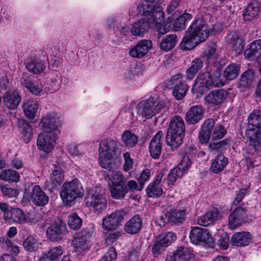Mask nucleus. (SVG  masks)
<instances>
[{"mask_svg": "<svg viewBox=\"0 0 261 261\" xmlns=\"http://www.w3.org/2000/svg\"><path fill=\"white\" fill-rule=\"evenodd\" d=\"M19 178V174L15 170H5L0 173V179L6 181L17 182Z\"/></svg>", "mask_w": 261, "mask_h": 261, "instance_id": "a18cd8bd", "label": "nucleus"}, {"mask_svg": "<svg viewBox=\"0 0 261 261\" xmlns=\"http://www.w3.org/2000/svg\"><path fill=\"white\" fill-rule=\"evenodd\" d=\"M227 143V140H223L216 143H210L208 147L211 151H213L214 150H219V149H221L225 146Z\"/></svg>", "mask_w": 261, "mask_h": 261, "instance_id": "0e129e2a", "label": "nucleus"}, {"mask_svg": "<svg viewBox=\"0 0 261 261\" xmlns=\"http://www.w3.org/2000/svg\"><path fill=\"white\" fill-rule=\"evenodd\" d=\"M20 81L22 87L36 96H40L48 92L53 93L57 90H50L46 87L44 88V85L40 80L33 81L27 74H23Z\"/></svg>", "mask_w": 261, "mask_h": 261, "instance_id": "1a4fd4ad", "label": "nucleus"}, {"mask_svg": "<svg viewBox=\"0 0 261 261\" xmlns=\"http://www.w3.org/2000/svg\"><path fill=\"white\" fill-rule=\"evenodd\" d=\"M66 232L65 224L60 219H56L46 230V236L50 241H58Z\"/></svg>", "mask_w": 261, "mask_h": 261, "instance_id": "ddd939ff", "label": "nucleus"}, {"mask_svg": "<svg viewBox=\"0 0 261 261\" xmlns=\"http://www.w3.org/2000/svg\"><path fill=\"white\" fill-rule=\"evenodd\" d=\"M176 239L175 234L172 232H168L167 233L160 234L155 239L164 247H167L175 241Z\"/></svg>", "mask_w": 261, "mask_h": 261, "instance_id": "3c124183", "label": "nucleus"}, {"mask_svg": "<svg viewBox=\"0 0 261 261\" xmlns=\"http://www.w3.org/2000/svg\"><path fill=\"white\" fill-rule=\"evenodd\" d=\"M203 67V62L199 58L193 60L190 66L186 72V77L188 80H192L197 73L199 70Z\"/></svg>", "mask_w": 261, "mask_h": 261, "instance_id": "4c0bfd02", "label": "nucleus"}, {"mask_svg": "<svg viewBox=\"0 0 261 261\" xmlns=\"http://www.w3.org/2000/svg\"><path fill=\"white\" fill-rule=\"evenodd\" d=\"M248 128L246 135L249 139L250 144L257 150L261 147V111L254 110L248 118Z\"/></svg>", "mask_w": 261, "mask_h": 261, "instance_id": "423d86ee", "label": "nucleus"}, {"mask_svg": "<svg viewBox=\"0 0 261 261\" xmlns=\"http://www.w3.org/2000/svg\"><path fill=\"white\" fill-rule=\"evenodd\" d=\"M164 133L158 131L150 142L149 152L154 159H158L161 153L162 143L163 142Z\"/></svg>", "mask_w": 261, "mask_h": 261, "instance_id": "aec40b11", "label": "nucleus"}, {"mask_svg": "<svg viewBox=\"0 0 261 261\" xmlns=\"http://www.w3.org/2000/svg\"><path fill=\"white\" fill-rule=\"evenodd\" d=\"M21 96L19 92L11 90L6 92L4 96V102L5 106L10 109H15L19 105Z\"/></svg>", "mask_w": 261, "mask_h": 261, "instance_id": "a878e982", "label": "nucleus"}, {"mask_svg": "<svg viewBox=\"0 0 261 261\" xmlns=\"http://www.w3.org/2000/svg\"><path fill=\"white\" fill-rule=\"evenodd\" d=\"M222 30L223 25L220 23L214 24L212 28L208 29L203 18L195 19L186 31L180 47L184 50H191L205 41L210 35H215Z\"/></svg>", "mask_w": 261, "mask_h": 261, "instance_id": "f03ea898", "label": "nucleus"}, {"mask_svg": "<svg viewBox=\"0 0 261 261\" xmlns=\"http://www.w3.org/2000/svg\"><path fill=\"white\" fill-rule=\"evenodd\" d=\"M203 114L204 111L201 106H193L187 112L186 119L189 123L195 124L202 118Z\"/></svg>", "mask_w": 261, "mask_h": 261, "instance_id": "2f4dec72", "label": "nucleus"}, {"mask_svg": "<svg viewBox=\"0 0 261 261\" xmlns=\"http://www.w3.org/2000/svg\"><path fill=\"white\" fill-rule=\"evenodd\" d=\"M105 189L101 187H96L89 192L90 206L98 213L102 212L107 208V201L104 196Z\"/></svg>", "mask_w": 261, "mask_h": 261, "instance_id": "9d476101", "label": "nucleus"}, {"mask_svg": "<svg viewBox=\"0 0 261 261\" xmlns=\"http://www.w3.org/2000/svg\"><path fill=\"white\" fill-rule=\"evenodd\" d=\"M192 16L189 13H184L176 19L173 27L175 31L184 30L186 28V22L192 19Z\"/></svg>", "mask_w": 261, "mask_h": 261, "instance_id": "09e8293b", "label": "nucleus"}, {"mask_svg": "<svg viewBox=\"0 0 261 261\" xmlns=\"http://www.w3.org/2000/svg\"><path fill=\"white\" fill-rule=\"evenodd\" d=\"M123 156L124 158L123 170L125 171H128L133 167V160L130 158V153L128 152L124 153Z\"/></svg>", "mask_w": 261, "mask_h": 261, "instance_id": "680f3d73", "label": "nucleus"}, {"mask_svg": "<svg viewBox=\"0 0 261 261\" xmlns=\"http://www.w3.org/2000/svg\"><path fill=\"white\" fill-rule=\"evenodd\" d=\"M4 219L9 223L23 224L27 222H33L34 220L28 216L26 217L24 212L20 208H12L9 212L3 215Z\"/></svg>", "mask_w": 261, "mask_h": 261, "instance_id": "dca6fc26", "label": "nucleus"}, {"mask_svg": "<svg viewBox=\"0 0 261 261\" xmlns=\"http://www.w3.org/2000/svg\"><path fill=\"white\" fill-rule=\"evenodd\" d=\"M164 176L163 172H159L155 177L153 181L150 183L146 188V193L149 197H159L163 193L161 183Z\"/></svg>", "mask_w": 261, "mask_h": 261, "instance_id": "6ab92c4d", "label": "nucleus"}, {"mask_svg": "<svg viewBox=\"0 0 261 261\" xmlns=\"http://www.w3.org/2000/svg\"><path fill=\"white\" fill-rule=\"evenodd\" d=\"M192 165V162L189 155L187 154H185L182 157L180 163L177 165L176 168L178 170H180L184 175L189 170Z\"/></svg>", "mask_w": 261, "mask_h": 261, "instance_id": "13d9d810", "label": "nucleus"}, {"mask_svg": "<svg viewBox=\"0 0 261 261\" xmlns=\"http://www.w3.org/2000/svg\"><path fill=\"white\" fill-rule=\"evenodd\" d=\"M155 2V1H142L137 8L139 13L144 16L142 19L146 24L147 29L156 28L164 18L162 8Z\"/></svg>", "mask_w": 261, "mask_h": 261, "instance_id": "20e7f679", "label": "nucleus"}, {"mask_svg": "<svg viewBox=\"0 0 261 261\" xmlns=\"http://www.w3.org/2000/svg\"><path fill=\"white\" fill-rule=\"evenodd\" d=\"M175 253L178 261H188L194 256L189 248L181 246L176 250Z\"/></svg>", "mask_w": 261, "mask_h": 261, "instance_id": "603ef678", "label": "nucleus"}, {"mask_svg": "<svg viewBox=\"0 0 261 261\" xmlns=\"http://www.w3.org/2000/svg\"><path fill=\"white\" fill-rule=\"evenodd\" d=\"M246 210L242 207H237L230 214L228 219V227L234 229L246 221Z\"/></svg>", "mask_w": 261, "mask_h": 261, "instance_id": "a211bd4d", "label": "nucleus"}, {"mask_svg": "<svg viewBox=\"0 0 261 261\" xmlns=\"http://www.w3.org/2000/svg\"><path fill=\"white\" fill-rule=\"evenodd\" d=\"M91 236L90 232H87V233H85V230L78 234V237L75 238L73 241L75 251L81 253L89 249L88 238H90Z\"/></svg>", "mask_w": 261, "mask_h": 261, "instance_id": "cd10ccee", "label": "nucleus"}, {"mask_svg": "<svg viewBox=\"0 0 261 261\" xmlns=\"http://www.w3.org/2000/svg\"><path fill=\"white\" fill-rule=\"evenodd\" d=\"M211 87H221L224 85L225 81L221 78L219 72H215L213 74L211 73Z\"/></svg>", "mask_w": 261, "mask_h": 261, "instance_id": "bf43d9fd", "label": "nucleus"}, {"mask_svg": "<svg viewBox=\"0 0 261 261\" xmlns=\"http://www.w3.org/2000/svg\"><path fill=\"white\" fill-rule=\"evenodd\" d=\"M68 224L71 229L76 230L81 227L82 220L76 213H72L68 217Z\"/></svg>", "mask_w": 261, "mask_h": 261, "instance_id": "5fc2aeb1", "label": "nucleus"}, {"mask_svg": "<svg viewBox=\"0 0 261 261\" xmlns=\"http://www.w3.org/2000/svg\"><path fill=\"white\" fill-rule=\"evenodd\" d=\"M4 247L7 248L8 251L13 254H17L19 252L18 247L13 245V242L9 239H6L4 243Z\"/></svg>", "mask_w": 261, "mask_h": 261, "instance_id": "69168bd1", "label": "nucleus"}, {"mask_svg": "<svg viewBox=\"0 0 261 261\" xmlns=\"http://www.w3.org/2000/svg\"><path fill=\"white\" fill-rule=\"evenodd\" d=\"M1 189L3 195L8 197H15L19 194V192L17 189L7 187L4 186H2Z\"/></svg>", "mask_w": 261, "mask_h": 261, "instance_id": "052dcab7", "label": "nucleus"}, {"mask_svg": "<svg viewBox=\"0 0 261 261\" xmlns=\"http://www.w3.org/2000/svg\"><path fill=\"white\" fill-rule=\"evenodd\" d=\"M260 4L258 1H252L248 5L244 13L245 21H250L258 15L259 11Z\"/></svg>", "mask_w": 261, "mask_h": 261, "instance_id": "e433bc0d", "label": "nucleus"}, {"mask_svg": "<svg viewBox=\"0 0 261 261\" xmlns=\"http://www.w3.org/2000/svg\"><path fill=\"white\" fill-rule=\"evenodd\" d=\"M227 96V92L222 89L210 92L204 98L205 101L214 106L221 105Z\"/></svg>", "mask_w": 261, "mask_h": 261, "instance_id": "bb28decb", "label": "nucleus"}, {"mask_svg": "<svg viewBox=\"0 0 261 261\" xmlns=\"http://www.w3.org/2000/svg\"><path fill=\"white\" fill-rule=\"evenodd\" d=\"M221 217L217 209H213L197 218V223L201 226H207L213 221Z\"/></svg>", "mask_w": 261, "mask_h": 261, "instance_id": "72a5a7b5", "label": "nucleus"}, {"mask_svg": "<svg viewBox=\"0 0 261 261\" xmlns=\"http://www.w3.org/2000/svg\"><path fill=\"white\" fill-rule=\"evenodd\" d=\"M82 191L80 181L77 179H74L64 184L60 192V196L64 202L69 205L77 198L82 196Z\"/></svg>", "mask_w": 261, "mask_h": 261, "instance_id": "6e6552de", "label": "nucleus"}, {"mask_svg": "<svg viewBox=\"0 0 261 261\" xmlns=\"http://www.w3.org/2000/svg\"><path fill=\"white\" fill-rule=\"evenodd\" d=\"M227 164L228 159L223 154H219L212 160L210 170L214 173H219L225 169Z\"/></svg>", "mask_w": 261, "mask_h": 261, "instance_id": "473e14b6", "label": "nucleus"}, {"mask_svg": "<svg viewBox=\"0 0 261 261\" xmlns=\"http://www.w3.org/2000/svg\"><path fill=\"white\" fill-rule=\"evenodd\" d=\"M110 179L109 185H126L127 178L119 171H113L108 174Z\"/></svg>", "mask_w": 261, "mask_h": 261, "instance_id": "79ce46f5", "label": "nucleus"}, {"mask_svg": "<svg viewBox=\"0 0 261 261\" xmlns=\"http://www.w3.org/2000/svg\"><path fill=\"white\" fill-rule=\"evenodd\" d=\"M253 72L248 70L244 72L241 77L239 85L243 87L249 86L253 81Z\"/></svg>", "mask_w": 261, "mask_h": 261, "instance_id": "6e6d98bb", "label": "nucleus"}, {"mask_svg": "<svg viewBox=\"0 0 261 261\" xmlns=\"http://www.w3.org/2000/svg\"><path fill=\"white\" fill-rule=\"evenodd\" d=\"M211 81L210 72L198 74L193 87V91L197 93V96L202 95L211 87Z\"/></svg>", "mask_w": 261, "mask_h": 261, "instance_id": "2eb2a0df", "label": "nucleus"}, {"mask_svg": "<svg viewBox=\"0 0 261 261\" xmlns=\"http://www.w3.org/2000/svg\"><path fill=\"white\" fill-rule=\"evenodd\" d=\"M189 238L191 242L196 245L200 244L201 243L211 244L213 241L207 229L199 227L192 228Z\"/></svg>", "mask_w": 261, "mask_h": 261, "instance_id": "4468645a", "label": "nucleus"}, {"mask_svg": "<svg viewBox=\"0 0 261 261\" xmlns=\"http://www.w3.org/2000/svg\"><path fill=\"white\" fill-rule=\"evenodd\" d=\"M185 130V123L180 116H176L171 119L167 129L166 142L172 150L177 148L182 144Z\"/></svg>", "mask_w": 261, "mask_h": 261, "instance_id": "39448f33", "label": "nucleus"}, {"mask_svg": "<svg viewBox=\"0 0 261 261\" xmlns=\"http://www.w3.org/2000/svg\"><path fill=\"white\" fill-rule=\"evenodd\" d=\"M26 69L33 74H39L46 69V64L36 56L28 59L25 65Z\"/></svg>", "mask_w": 261, "mask_h": 261, "instance_id": "4be33fe9", "label": "nucleus"}, {"mask_svg": "<svg viewBox=\"0 0 261 261\" xmlns=\"http://www.w3.org/2000/svg\"><path fill=\"white\" fill-rule=\"evenodd\" d=\"M138 137L129 130H125L122 135V141L127 147L134 146L138 142Z\"/></svg>", "mask_w": 261, "mask_h": 261, "instance_id": "49530a36", "label": "nucleus"}, {"mask_svg": "<svg viewBox=\"0 0 261 261\" xmlns=\"http://www.w3.org/2000/svg\"><path fill=\"white\" fill-rule=\"evenodd\" d=\"M240 70V66L236 64L228 65L225 69L223 75L227 80H232L236 78Z\"/></svg>", "mask_w": 261, "mask_h": 261, "instance_id": "8fccbe9b", "label": "nucleus"}, {"mask_svg": "<svg viewBox=\"0 0 261 261\" xmlns=\"http://www.w3.org/2000/svg\"><path fill=\"white\" fill-rule=\"evenodd\" d=\"M166 247L159 243L156 239L152 245V252L155 257L158 256Z\"/></svg>", "mask_w": 261, "mask_h": 261, "instance_id": "e2e57ef3", "label": "nucleus"}, {"mask_svg": "<svg viewBox=\"0 0 261 261\" xmlns=\"http://www.w3.org/2000/svg\"><path fill=\"white\" fill-rule=\"evenodd\" d=\"M188 212V210L186 208L183 209H172L166 213L165 218H163V221L173 223H181L184 221L186 215Z\"/></svg>", "mask_w": 261, "mask_h": 261, "instance_id": "5701e85b", "label": "nucleus"}, {"mask_svg": "<svg viewBox=\"0 0 261 261\" xmlns=\"http://www.w3.org/2000/svg\"><path fill=\"white\" fill-rule=\"evenodd\" d=\"M109 189L111 196L116 199L123 198L128 193L126 185H109Z\"/></svg>", "mask_w": 261, "mask_h": 261, "instance_id": "a19ab883", "label": "nucleus"}, {"mask_svg": "<svg viewBox=\"0 0 261 261\" xmlns=\"http://www.w3.org/2000/svg\"><path fill=\"white\" fill-rule=\"evenodd\" d=\"M147 25L142 19L135 22L131 29V33L136 36H142L147 30Z\"/></svg>", "mask_w": 261, "mask_h": 261, "instance_id": "864d4df0", "label": "nucleus"}, {"mask_svg": "<svg viewBox=\"0 0 261 261\" xmlns=\"http://www.w3.org/2000/svg\"><path fill=\"white\" fill-rule=\"evenodd\" d=\"M18 126L19 129L24 142L28 143L30 141L33 136V128L28 121L24 119L18 120Z\"/></svg>", "mask_w": 261, "mask_h": 261, "instance_id": "c9c22d12", "label": "nucleus"}, {"mask_svg": "<svg viewBox=\"0 0 261 261\" xmlns=\"http://www.w3.org/2000/svg\"><path fill=\"white\" fill-rule=\"evenodd\" d=\"M64 180L63 174L58 170H55L50 174V179L46 182L47 188L49 190L58 189Z\"/></svg>", "mask_w": 261, "mask_h": 261, "instance_id": "f704fd0d", "label": "nucleus"}, {"mask_svg": "<svg viewBox=\"0 0 261 261\" xmlns=\"http://www.w3.org/2000/svg\"><path fill=\"white\" fill-rule=\"evenodd\" d=\"M227 41L232 44L233 49L239 54L244 49V43L241 38L239 37L235 33H229L227 37Z\"/></svg>", "mask_w": 261, "mask_h": 261, "instance_id": "ea45409f", "label": "nucleus"}, {"mask_svg": "<svg viewBox=\"0 0 261 261\" xmlns=\"http://www.w3.org/2000/svg\"><path fill=\"white\" fill-rule=\"evenodd\" d=\"M120 236V232L116 231L109 234L105 239L106 243L108 245H112L114 242L117 240Z\"/></svg>", "mask_w": 261, "mask_h": 261, "instance_id": "338daca9", "label": "nucleus"}, {"mask_svg": "<svg viewBox=\"0 0 261 261\" xmlns=\"http://www.w3.org/2000/svg\"><path fill=\"white\" fill-rule=\"evenodd\" d=\"M41 243L32 235L28 236L24 240L22 245L25 250L29 252H35L38 250Z\"/></svg>", "mask_w": 261, "mask_h": 261, "instance_id": "37998d69", "label": "nucleus"}, {"mask_svg": "<svg viewBox=\"0 0 261 261\" xmlns=\"http://www.w3.org/2000/svg\"><path fill=\"white\" fill-rule=\"evenodd\" d=\"M152 46V44L150 40H142L129 49L128 54L132 57L141 58L148 52Z\"/></svg>", "mask_w": 261, "mask_h": 261, "instance_id": "f3484780", "label": "nucleus"}, {"mask_svg": "<svg viewBox=\"0 0 261 261\" xmlns=\"http://www.w3.org/2000/svg\"><path fill=\"white\" fill-rule=\"evenodd\" d=\"M62 125L61 118L55 113H48L42 117L39 123L41 132L37 141L40 150L49 152L54 148Z\"/></svg>", "mask_w": 261, "mask_h": 261, "instance_id": "f257e3e1", "label": "nucleus"}, {"mask_svg": "<svg viewBox=\"0 0 261 261\" xmlns=\"http://www.w3.org/2000/svg\"><path fill=\"white\" fill-rule=\"evenodd\" d=\"M142 226V220L138 215H135L129 219L124 226V231L128 234L138 233Z\"/></svg>", "mask_w": 261, "mask_h": 261, "instance_id": "c85d7f7f", "label": "nucleus"}, {"mask_svg": "<svg viewBox=\"0 0 261 261\" xmlns=\"http://www.w3.org/2000/svg\"><path fill=\"white\" fill-rule=\"evenodd\" d=\"M214 119L208 118L205 120L199 132L198 138L201 143H207L211 136L212 131L215 126Z\"/></svg>", "mask_w": 261, "mask_h": 261, "instance_id": "412c9836", "label": "nucleus"}, {"mask_svg": "<svg viewBox=\"0 0 261 261\" xmlns=\"http://www.w3.org/2000/svg\"><path fill=\"white\" fill-rule=\"evenodd\" d=\"M169 103V101L165 97L160 98L155 96L141 100L135 108L132 109V119L136 121L138 116L146 119L151 118Z\"/></svg>", "mask_w": 261, "mask_h": 261, "instance_id": "7ed1b4c3", "label": "nucleus"}, {"mask_svg": "<svg viewBox=\"0 0 261 261\" xmlns=\"http://www.w3.org/2000/svg\"><path fill=\"white\" fill-rule=\"evenodd\" d=\"M177 36L171 34L163 38L160 43V47L162 50L168 51L173 48L177 43Z\"/></svg>", "mask_w": 261, "mask_h": 261, "instance_id": "c03bdc74", "label": "nucleus"}, {"mask_svg": "<svg viewBox=\"0 0 261 261\" xmlns=\"http://www.w3.org/2000/svg\"><path fill=\"white\" fill-rule=\"evenodd\" d=\"M216 45L213 44L205 50L204 55L209 59L215 58L216 57Z\"/></svg>", "mask_w": 261, "mask_h": 261, "instance_id": "774afa93", "label": "nucleus"}, {"mask_svg": "<svg viewBox=\"0 0 261 261\" xmlns=\"http://www.w3.org/2000/svg\"><path fill=\"white\" fill-rule=\"evenodd\" d=\"M226 133V130L221 124H216L212 133V139L213 141L220 140L223 138Z\"/></svg>", "mask_w": 261, "mask_h": 261, "instance_id": "4d7b16f0", "label": "nucleus"}, {"mask_svg": "<svg viewBox=\"0 0 261 261\" xmlns=\"http://www.w3.org/2000/svg\"><path fill=\"white\" fill-rule=\"evenodd\" d=\"M183 175L182 171L177 170V169L175 167L170 170L167 178L164 179V182H166L168 188H170L174 185L177 178H181Z\"/></svg>", "mask_w": 261, "mask_h": 261, "instance_id": "de8ad7c7", "label": "nucleus"}, {"mask_svg": "<svg viewBox=\"0 0 261 261\" xmlns=\"http://www.w3.org/2000/svg\"><path fill=\"white\" fill-rule=\"evenodd\" d=\"M118 142L113 139H104L99 143V163L103 168L109 167L111 159L115 153Z\"/></svg>", "mask_w": 261, "mask_h": 261, "instance_id": "0eeeda50", "label": "nucleus"}, {"mask_svg": "<svg viewBox=\"0 0 261 261\" xmlns=\"http://www.w3.org/2000/svg\"><path fill=\"white\" fill-rule=\"evenodd\" d=\"M182 76L180 74L172 77L169 81V85L173 89V96L177 99H181L188 90V85L181 80Z\"/></svg>", "mask_w": 261, "mask_h": 261, "instance_id": "f8f14e48", "label": "nucleus"}, {"mask_svg": "<svg viewBox=\"0 0 261 261\" xmlns=\"http://www.w3.org/2000/svg\"><path fill=\"white\" fill-rule=\"evenodd\" d=\"M30 200L36 205L42 206L48 202L49 198L39 186H35L31 191Z\"/></svg>", "mask_w": 261, "mask_h": 261, "instance_id": "b1692460", "label": "nucleus"}, {"mask_svg": "<svg viewBox=\"0 0 261 261\" xmlns=\"http://www.w3.org/2000/svg\"><path fill=\"white\" fill-rule=\"evenodd\" d=\"M244 56L246 58L261 57V40H256L251 42L249 48L244 51Z\"/></svg>", "mask_w": 261, "mask_h": 261, "instance_id": "58836bf2", "label": "nucleus"}, {"mask_svg": "<svg viewBox=\"0 0 261 261\" xmlns=\"http://www.w3.org/2000/svg\"><path fill=\"white\" fill-rule=\"evenodd\" d=\"M126 213L123 210L116 211L102 219V228L107 231H113L121 225V223Z\"/></svg>", "mask_w": 261, "mask_h": 261, "instance_id": "9b49d317", "label": "nucleus"}, {"mask_svg": "<svg viewBox=\"0 0 261 261\" xmlns=\"http://www.w3.org/2000/svg\"><path fill=\"white\" fill-rule=\"evenodd\" d=\"M22 109L25 116L30 119H34L39 107L38 101L31 98L24 99Z\"/></svg>", "mask_w": 261, "mask_h": 261, "instance_id": "393cba45", "label": "nucleus"}, {"mask_svg": "<svg viewBox=\"0 0 261 261\" xmlns=\"http://www.w3.org/2000/svg\"><path fill=\"white\" fill-rule=\"evenodd\" d=\"M251 238V234L249 232H238L232 236L230 242L233 246L243 247L247 246L250 243Z\"/></svg>", "mask_w": 261, "mask_h": 261, "instance_id": "c756f323", "label": "nucleus"}, {"mask_svg": "<svg viewBox=\"0 0 261 261\" xmlns=\"http://www.w3.org/2000/svg\"><path fill=\"white\" fill-rule=\"evenodd\" d=\"M61 246L51 247L47 251L43 252L39 257V261H56L62 255Z\"/></svg>", "mask_w": 261, "mask_h": 261, "instance_id": "7c9ffc66", "label": "nucleus"}]
</instances>
